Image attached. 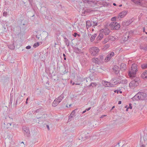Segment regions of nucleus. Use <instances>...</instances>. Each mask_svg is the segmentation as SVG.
I'll list each match as a JSON object with an SVG mask.
<instances>
[{"label":"nucleus","instance_id":"obj_40","mask_svg":"<svg viewBox=\"0 0 147 147\" xmlns=\"http://www.w3.org/2000/svg\"><path fill=\"white\" fill-rule=\"evenodd\" d=\"M110 46L109 45V44H106L104 46V47L105 49H107Z\"/></svg>","mask_w":147,"mask_h":147},{"label":"nucleus","instance_id":"obj_57","mask_svg":"<svg viewBox=\"0 0 147 147\" xmlns=\"http://www.w3.org/2000/svg\"><path fill=\"white\" fill-rule=\"evenodd\" d=\"M128 109H129V107H127L126 109V111H128Z\"/></svg>","mask_w":147,"mask_h":147},{"label":"nucleus","instance_id":"obj_36","mask_svg":"<svg viewBox=\"0 0 147 147\" xmlns=\"http://www.w3.org/2000/svg\"><path fill=\"white\" fill-rule=\"evenodd\" d=\"M83 1L84 3H88V4H90V3L91 2V1L88 0H83Z\"/></svg>","mask_w":147,"mask_h":147},{"label":"nucleus","instance_id":"obj_3","mask_svg":"<svg viewBox=\"0 0 147 147\" xmlns=\"http://www.w3.org/2000/svg\"><path fill=\"white\" fill-rule=\"evenodd\" d=\"M100 32L99 35L97 37V39L101 40L102 39L103 36V35H108L110 32V30L109 28H105L100 30Z\"/></svg>","mask_w":147,"mask_h":147},{"label":"nucleus","instance_id":"obj_23","mask_svg":"<svg viewBox=\"0 0 147 147\" xmlns=\"http://www.w3.org/2000/svg\"><path fill=\"white\" fill-rule=\"evenodd\" d=\"M64 41L66 45H67V47H68L69 45V43L68 39L65 37L64 38Z\"/></svg>","mask_w":147,"mask_h":147},{"label":"nucleus","instance_id":"obj_44","mask_svg":"<svg viewBox=\"0 0 147 147\" xmlns=\"http://www.w3.org/2000/svg\"><path fill=\"white\" fill-rule=\"evenodd\" d=\"M99 58L100 59V61H101V60H103V57L102 55H100L99 57Z\"/></svg>","mask_w":147,"mask_h":147},{"label":"nucleus","instance_id":"obj_45","mask_svg":"<svg viewBox=\"0 0 147 147\" xmlns=\"http://www.w3.org/2000/svg\"><path fill=\"white\" fill-rule=\"evenodd\" d=\"M129 106L128 107L129 108V109H131L132 108V107L131 106V103H129Z\"/></svg>","mask_w":147,"mask_h":147},{"label":"nucleus","instance_id":"obj_17","mask_svg":"<svg viewBox=\"0 0 147 147\" xmlns=\"http://www.w3.org/2000/svg\"><path fill=\"white\" fill-rule=\"evenodd\" d=\"M141 77L143 78H147V70H145L141 74Z\"/></svg>","mask_w":147,"mask_h":147},{"label":"nucleus","instance_id":"obj_32","mask_svg":"<svg viewBox=\"0 0 147 147\" xmlns=\"http://www.w3.org/2000/svg\"><path fill=\"white\" fill-rule=\"evenodd\" d=\"M5 66L4 64H0V70L1 69L3 70L5 68Z\"/></svg>","mask_w":147,"mask_h":147},{"label":"nucleus","instance_id":"obj_62","mask_svg":"<svg viewBox=\"0 0 147 147\" xmlns=\"http://www.w3.org/2000/svg\"><path fill=\"white\" fill-rule=\"evenodd\" d=\"M145 28H144V29H143V32H145Z\"/></svg>","mask_w":147,"mask_h":147},{"label":"nucleus","instance_id":"obj_60","mask_svg":"<svg viewBox=\"0 0 147 147\" xmlns=\"http://www.w3.org/2000/svg\"><path fill=\"white\" fill-rule=\"evenodd\" d=\"M63 57H65V54H63Z\"/></svg>","mask_w":147,"mask_h":147},{"label":"nucleus","instance_id":"obj_27","mask_svg":"<svg viewBox=\"0 0 147 147\" xmlns=\"http://www.w3.org/2000/svg\"><path fill=\"white\" fill-rule=\"evenodd\" d=\"M74 52L77 53H79L81 52V50L78 48H75L74 49Z\"/></svg>","mask_w":147,"mask_h":147},{"label":"nucleus","instance_id":"obj_8","mask_svg":"<svg viewBox=\"0 0 147 147\" xmlns=\"http://www.w3.org/2000/svg\"><path fill=\"white\" fill-rule=\"evenodd\" d=\"M115 55L114 53L113 52H110L108 53V55L105 59V62L109 61L111 58Z\"/></svg>","mask_w":147,"mask_h":147},{"label":"nucleus","instance_id":"obj_20","mask_svg":"<svg viewBox=\"0 0 147 147\" xmlns=\"http://www.w3.org/2000/svg\"><path fill=\"white\" fill-rule=\"evenodd\" d=\"M143 138L145 142L147 143V131H145Z\"/></svg>","mask_w":147,"mask_h":147},{"label":"nucleus","instance_id":"obj_49","mask_svg":"<svg viewBox=\"0 0 147 147\" xmlns=\"http://www.w3.org/2000/svg\"><path fill=\"white\" fill-rule=\"evenodd\" d=\"M26 48L27 49H30L31 47H30V46H27L26 47Z\"/></svg>","mask_w":147,"mask_h":147},{"label":"nucleus","instance_id":"obj_63","mask_svg":"<svg viewBox=\"0 0 147 147\" xmlns=\"http://www.w3.org/2000/svg\"><path fill=\"white\" fill-rule=\"evenodd\" d=\"M26 101V104H28V101Z\"/></svg>","mask_w":147,"mask_h":147},{"label":"nucleus","instance_id":"obj_16","mask_svg":"<svg viewBox=\"0 0 147 147\" xmlns=\"http://www.w3.org/2000/svg\"><path fill=\"white\" fill-rule=\"evenodd\" d=\"M120 68L122 70L124 71L126 69V65L124 63H123L120 65Z\"/></svg>","mask_w":147,"mask_h":147},{"label":"nucleus","instance_id":"obj_10","mask_svg":"<svg viewBox=\"0 0 147 147\" xmlns=\"http://www.w3.org/2000/svg\"><path fill=\"white\" fill-rule=\"evenodd\" d=\"M127 13V11H123L121 13H120L118 16V18L119 20H120V19L124 17Z\"/></svg>","mask_w":147,"mask_h":147},{"label":"nucleus","instance_id":"obj_35","mask_svg":"<svg viewBox=\"0 0 147 147\" xmlns=\"http://www.w3.org/2000/svg\"><path fill=\"white\" fill-rule=\"evenodd\" d=\"M142 67L143 69H145L147 68V63L142 65Z\"/></svg>","mask_w":147,"mask_h":147},{"label":"nucleus","instance_id":"obj_41","mask_svg":"<svg viewBox=\"0 0 147 147\" xmlns=\"http://www.w3.org/2000/svg\"><path fill=\"white\" fill-rule=\"evenodd\" d=\"M93 26H97V22L96 21H94L92 24Z\"/></svg>","mask_w":147,"mask_h":147},{"label":"nucleus","instance_id":"obj_56","mask_svg":"<svg viewBox=\"0 0 147 147\" xmlns=\"http://www.w3.org/2000/svg\"><path fill=\"white\" fill-rule=\"evenodd\" d=\"M86 110H85L83 111L82 113H85L86 112Z\"/></svg>","mask_w":147,"mask_h":147},{"label":"nucleus","instance_id":"obj_13","mask_svg":"<svg viewBox=\"0 0 147 147\" xmlns=\"http://www.w3.org/2000/svg\"><path fill=\"white\" fill-rule=\"evenodd\" d=\"M102 84L105 87H110L111 86V84L110 82L105 81H102Z\"/></svg>","mask_w":147,"mask_h":147},{"label":"nucleus","instance_id":"obj_5","mask_svg":"<svg viewBox=\"0 0 147 147\" xmlns=\"http://www.w3.org/2000/svg\"><path fill=\"white\" fill-rule=\"evenodd\" d=\"M99 50L98 48L96 47H92L89 49V51L91 55L93 56L97 55L99 53Z\"/></svg>","mask_w":147,"mask_h":147},{"label":"nucleus","instance_id":"obj_25","mask_svg":"<svg viewBox=\"0 0 147 147\" xmlns=\"http://www.w3.org/2000/svg\"><path fill=\"white\" fill-rule=\"evenodd\" d=\"M96 36V34H94L93 35H92L90 38V41L91 42L93 41L94 39L95 38Z\"/></svg>","mask_w":147,"mask_h":147},{"label":"nucleus","instance_id":"obj_47","mask_svg":"<svg viewBox=\"0 0 147 147\" xmlns=\"http://www.w3.org/2000/svg\"><path fill=\"white\" fill-rule=\"evenodd\" d=\"M119 90H116L114 91L115 92H117V94L119 93Z\"/></svg>","mask_w":147,"mask_h":147},{"label":"nucleus","instance_id":"obj_48","mask_svg":"<svg viewBox=\"0 0 147 147\" xmlns=\"http://www.w3.org/2000/svg\"><path fill=\"white\" fill-rule=\"evenodd\" d=\"M77 35H78L79 36V34H77V33H76V32H75L74 33V37H76L77 36Z\"/></svg>","mask_w":147,"mask_h":147},{"label":"nucleus","instance_id":"obj_22","mask_svg":"<svg viewBox=\"0 0 147 147\" xmlns=\"http://www.w3.org/2000/svg\"><path fill=\"white\" fill-rule=\"evenodd\" d=\"M84 136L85 135L84 134H82L80 136L79 139L80 140V138H81V139H82L83 140H85L86 139H87L88 138L87 136Z\"/></svg>","mask_w":147,"mask_h":147},{"label":"nucleus","instance_id":"obj_33","mask_svg":"<svg viewBox=\"0 0 147 147\" xmlns=\"http://www.w3.org/2000/svg\"><path fill=\"white\" fill-rule=\"evenodd\" d=\"M39 45V42H37L36 43H35L34 45H33V47L34 48H36L37 47H38Z\"/></svg>","mask_w":147,"mask_h":147},{"label":"nucleus","instance_id":"obj_19","mask_svg":"<svg viewBox=\"0 0 147 147\" xmlns=\"http://www.w3.org/2000/svg\"><path fill=\"white\" fill-rule=\"evenodd\" d=\"M76 109L73 110L70 114V115L69 116V120L71 118L75 116V114Z\"/></svg>","mask_w":147,"mask_h":147},{"label":"nucleus","instance_id":"obj_58","mask_svg":"<svg viewBox=\"0 0 147 147\" xmlns=\"http://www.w3.org/2000/svg\"><path fill=\"white\" fill-rule=\"evenodd\" d=\"M75 84L76 85H80V83H76V84Z\"/></svg>","mask_w":147,"mask_h":147},{"label":"nucleus","instance_id":"obj_6","mask_svg":"<svg viewBox=\"0 0 147 147\" xmlns=\"http://www.w3.org/2000/svg\"><path fill=\"white\" fill-rule=\"evenodd\" d=\"M110 28L111 30H118L120 27L119 23L114 22H112L109 25Z\"/></svg>","mask_w":147,"mask_h":147},{"label":"nucleus","instance_id":"obj_15","mask_svg":"<svg viewBox=\"0 0 147 147\" xmlns=\"http://www.w3.org/2000/svg\"><path fill=\"white\" fill-rule=\"evenodd\" d=\"M92 61L94 62L96 64H99L100 62L101 61L100 60H99L97 58H94L92 59Z\"/></svg>","mask_w":147,"mask_h":147},{"label":"nucleus","instance_id":"obj_50","mask_svg":"<svg viewBox=\"0 0 147 147\" xmlns=\"http://www.w3.org/2000/svg\"><path fill=\"white\" fill-rule=\"evenodd\" d=\"M20 144H21V145H22L23 147H24V143L23 142H22Z\"/></svg>","mask_w":147,"mask_h":147},{"label":"nucleus","instance_id":"obj_18","mask_svg":"<svg viewBox=\"0 0 147 147\" xmlns=\"http://www.w3.org/2000/svg\"><path fill=\"white\" fill-rule=\"evenodd\" d=\"M3 123L5 125L4 127H5L6 129H8L9 128L10 126H11V123H8L6 121H4Z\"/></svg>","mask_w":147,"mask_h":147},{"label":"nucleus","instance_id":"obj_4","mask_svg":"<svg viewBox=\"0 0 147 147\" xmlns=\"http://www.w3.org/2000/svg\"><path fill=\"white\" fill-rule=\"evenodd\" d=\"M134 79L129 84V86L131 89H134L137 86L140 82V79L137 77H134Z\"/></svg>","mask_w":147,"mask_h":147},{"label":"nucleus","instance_id":"obj_34","mask_svg":"<svg viewBox=\"0 0 147 147\" xmlns=\"http://www.w3.org/2000/svg\"><path fill=\"white\" fill-rule=\"evenodd\" d=\"M90 85L92 87H93L96 86V84L95 83H92L90 84Z\"/></svg>","mask_w":147,"mask_h":147},{"label":"nucleus","instance_id":"obj_12","mask_svg":"<svg viewBox=\"0 0 147 147\" xmlns=\"http://www.w3.org/2000/svg\"><path fill=\"white\" fill-rule=\"evenodd\" d=\"M113 72L116 74H118L120 71V69L117 65L114 66L113 68Z\"/></svg>","mask_w":147,"mask_h":147},{"label":"nucleus","instance_id":"obj_37","mask_svg":"<svg viewBox=\"0 0 147 147\" xmlns=\"http://www.w3.org/2000/svg\"><path fill=\"white\" fill-rule=\"evenodd\" d=\"M8 118L9 119L10 121H13V118H12V117H11L10 115H9L8 116V117L7 118H5L6 119H8Z\"/></svg>","mask_w":147,"mask_h":147},{"label":"nucleus","instance_id":"obj_2","mask_svg":"<svg viewBox=\"0 0 147 147\" xmlns=\"http://www.w3.org/2000/svg\"><path fill=\"white\" fill-rule=\"evenodd\" d=\"M133 100H146L147 99V94L144 92H139L132 98Z\"/></svg>","mask_w":147,"mask_h":147},{"label":"nucleus","instance_id":"obj_52","mask_svg":"<svg viewBox=\"0 0 147 147\" xmlns=\"http://www.w3.org/2000/svg\"><path fill=\"white\" fill-rule=\"evenodd\" d=\"M46 126H47V129H48V130H49L50 129H49V125H46Z\"/></svg>","mask_w":147,"mask_h":147},{"label":"nucleus","instance_id":"obj_43","mask_svg":"<svg viewBox=\"0 0 147 147\" xmlns=\"http://www.w3.org/2000/svg\"><path fill=\"white\" fill-rule=\"evenodd\" d=\"M141 49H143L145 50H146L147 49V47H141Z\"/></svg>","mask_w":147,"mask_h":147},{"label":"nucleus","instance_id":"obj_51","mask_svg":"<svg viewBox=\"0 0 147 147\" xmlns=\"http://www.w3.org/2000/svg\"><path fill=\"white\" fill-rule=\"evenodd\" d=\"M106 116L105 115H103L101 116V117H100V118H103L105 117Z\"/></svg>","mask_w":147,"mask_h":147},{"label":"nucleus","instance_id":"obj_24","mask_svg":"<svg viewBox=\"0 0 147 147\" xmlns=\"http://www.w3.org/2000/svg\"><path fill=\"white\" fill-rule=\"evenodd\" d=\"M92 25L91 23L89 20L87 21L86 22V26L87 28Z\"/></svg>","mask_w":147,"mask_h":147},{"label":"nucleus","instance_id":"obj_59","mask_svg":"<svg viewBox=\"0 0 147 147\" xmlns=\"http://www.w3.org/2000/svg\"><path fill=\"white\" fill-rule=\"evenodd\" d=\"M113 5L114 6H116V4L115 3H113Z\"/></svg>","mask_w":147,"mask_h":147},{"label":"nucleus","instance_id":"obj_38","mask_svg":"<svg viewBox=\"0 0 147 147\" xmlns=\"http://www.w3.org/2000/svg\"><path fill=\"white\" fill-rule=\"evenodd\" d=\"M90 10L88 9H86V10H84V11H82V14H84L86 12H88Z\"/></svg>","mask_w":147,"mask_h":147},{"label":"nucleus","instance_id":"obj_1","mask_svg":"<svg viewBox=\"0 0 147 147\" xmlns=\"http://www.w3.org/2000/svg\"><path fill=\"white\" fill-rule=\"evenodd\" d=\"M137 65L136 64L132 65L131 68L129 69L128 75L130 78L135 77L138 71Z\"/></svg>","mask_w":147,"mask_h":147},{"label":"nucleus","instance_id":"obj_55","mask_svg":"<svg viewBox=\"0 0 147 147\" xmlns=\"http://www.w3.org/2000/svg\"><path fill=\"white\" fill-rule=\"evenodd\" d=\"M36 38L38 39H39L40 37H39V36H38V35H36Z\"/></svg>","mask_w":147,"mask_h":147},{"label":"nucleus","instance_id":"obj_53","mask_svg":"<svg viewBox=\"0 0 147 147\" xmlns=\"http://www.w3.org/2000/svg\"><path fill=\"white\" fill-rule=\"evenodd\" d=\"M90 109H91V107H89V108H88L87 109H86V111H88Z\"/></svg>","mask_w":147,"mask_h":147},{"label":"nucleus","instance_id":"obj_39","mask_svg":"<svg viewBox=\"0 0 147 147\" xmlns=\"http://www.w3.org/2000/svg\"><path fill=\"white\" fill-rule=\"evenodd\" d=\"M128 36H127V38H126L125 37H123L122 38V39L123 41H126L128 39Z\"/></svg>","mask_w":147,"mask_h":147},{"label":"nucleus","instance_id":"obj_61","mask_svg":"<svg viewBox=\"0 0 147 147\" xmlns=\"http://www.w3.org/2000/svg\"><path fill=\"white\" fill-rule=\"evenodd\" d=\"M119 92L120 93H121L122 92L120 90L119 91Z\"/></svg>","mask_w":147,"mask_h":147},{"label":"nucleus","instance_id":"obj_54","mask_svg":"<svg viewBox=\"0 0 147 147\" xmlns=\"http://www.w3.org/2000/svg\"><path fill=\"white\" fill-rule=\"evenodd\" d=\"M121 101H118V104H121Z\"/></svg>","mask_w":147,"mask_h":147},{"label":"nucleus","instance_id":"obj_26","mask_svg":"<svg viewBox=\"0 0 147 147\" xmlns=\"http://www.w3.org/2000/svg\"><path fill=\"white\" fill-rule=\"evenodd\" d=\"M127 83V80L126 79H124L122 80H121L120 83L122 84H126Z\"/></svg>","mask_w":147,"mask_h":147},{"label":"nucleus","instance_id":"obj_64","mask_svg":"<svg viewBox=\"0 0 147 147\" xmlns=\"http://www.w3.org/2000/svg\"><path fill=\"white\" fill-rule=\"evenodd\" d=\"M126 147V146H122V147Z\"/></svg>","mask_w":147,"mask_h":147},{"label":"nucleus","instance_id":"obj_21","mask_svg":"<svg viewBox=\"0 0 147 147\" xmlns=\"http://www.w3.org/2000/svg\"><path fill=\"white\" fill-rule=\"evenodd\" d=\"M59 103V102H58V101L56 99H55L52 103V105L55 107L57 106Z\"/></svg>","mask_w":147,"mask_h":147},{"label":"nucleus","instance_id":"obj_28","mask_svg":"<svg viewBox=\"0 0 147 147\" xmlns=\"http://www.w3.org/2000/svg\"><path fill=\"white\" fill-rule=\"evenodd\" d=\"M109 40H111V41H113L115 40L116 39V38L113 36H109Z\"/></svg>","mask_w":147,"mask_h":147},{"label":"nucleus","instance_id":"obj_46","mask_svg":"<svg viewBox=\"0 0 147 147\" xmlns=\"http://www.w3.org/2000/svg\"><path fill=\"white\" fill-rule=\"evenodd\" d=\"M140 147H146V146L144 144H142L141 145Z\"/></svg>","mask_w":147,"mask_h":147},{"label":"nucleus","instance_id":"obj_9","mask_svg":"<svg viewBox=\"0 0 147 147\" xmlns=\"http://www.w3.org/2000/svg\"><path fill=\"white\" fill-rule=\"evenodd\" d=\"M22 130L25 136L28 137L29 136L30 131L28 127L24 126L22 127Z\"/></svg>","mask_w":147,"mask_h":147},{"label":"nucleus","instance_id":"obj_42","mask_svg":"<svg viewBox=\"0 0 147 147\" xmlns=\"http://www.w3.org/2000/svg\"><path fill=\"white\" fill-rule=\"evenodd\" d=\"M3 16L6 17L7 15V13L6 11H4L3 13Z\"/></svg>","mask_w":147,"mask_h":147},{"label":"nucleus","instance_id":"obj_29","mask_svg":"<svg viewBox=\"0 0 147 147\" xmlns=\"http://www.w3.org/2000/svg\"><path fill=\"white\" fill-rule=\"evenodd\" d=\"M109 41V37L108 38H107L104 39V40L103 42V44H105L106 43H107V42Z\"/></svg>","mask_w":147,"mask_h":147},{"label":"nucleus","instance_id":"obj_31","mask_svg":"<svg viewBox=\"0 0 147 147\" xmlns=\"http://www.w3.org/2000/svg\"><path fill=\"white\" fill-rule=\"evenodd\" d=\"M117 19H119L118 18V16L117 17H114L111 18V20L112 21H114L116 20Z\"/></svg>","mask_w":147,"mask_h":147},{"label":"nucleus","instance_id":"obj_11","mask_svg":"<svg viewBox=\"0 0 147 147\" xmlns=\"http://www.w3.org/2000/svg\"><path fill=\"white\" fill-rule=\"evenodd\" d=\"M131 1L135 4L138 5L142 6L143 4L142 0H131Z\"/></svg>","mask_w":147,"mask_h":147},{"label":"nucleus","instance_id":"obj_7","mask_svg":"<svg viewBox=\"0 0 147 147\" xmlns=\"http://www.w3.org/2000/svg\"><path fill=\"white\" fill-rule=\"evenodd\" d=\"M121 79L119 78L116 77L112 79L111 82L113 85H115L120 84Z\"/></svg>","mask_w":147,"mask_h":147},{"label":"nucleus","instance_id":"obj_30","mask_svg":"<svg viewBox=\"0 0 147 147\" xmlns=\"http://www.w3.org/2000/svg\"><path fill=\"white\" fill-rule=\"evenodd\" d=\"M22 96H19L18 97L16 100V104H17L18 102L19 103H20L21 102L20 99L21 98V97Z\"/></svg>","mask_w":147,"mask_h":147},{"label":"nucleus","instance_id":"obj_14","mask_svg":"<svg viewBox=\"0 0 147 147\" xmlns=\"http://www.w3.org/2000/svg\"><path fill=\"white\" fill-rule=\"evenodd\" d=\"M64 97V94L63 93L60 96H59L57 98H55L59 103L61 101L62 99Z\"/></svg>","mask_w":147,"mask_h":147}]
</instances>
